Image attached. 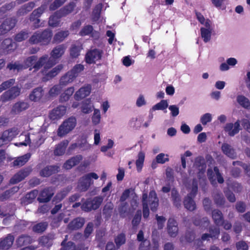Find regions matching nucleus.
<instances>
[{
	"mask_svg": "<svg viewBox=\"0 0 250 250\" xmlns=\"http://www.w3.org/2000/svg\"><path fill=\"white\" fill-rule=\"evenodd\" d=\"M237 250H248L249 247L244 241H240L236 244Z\"/></svg>",
	"mask_w": 250,
	"mask_h": 250,
	"instance_id": "obj_64",
	"label": "nucleus"
},
{
	"mask_svg": "<svg viewBox=\"0 0 250 250\" xmlns=\"http://www.w3.org/2000/svg\"><path fill=\"white\" fill-rule=\"evenodd\" d=\"M75 4L74 3H70L64 9L60 11L62 13V16H65L71 13L73 10Z\"/></svg>",
	"mask_w": 250,
	"mask_h": 250,
	"instance_id": "obj_57",
	"label": "nucleus"
},
{
	"mask_svg": "<svg viewBox=\"0 0 250 250\" xmlns=\"http://www.w3.org/2000/svg\"><path fill=\"white\" fill-rule=\"evenodd\" d=\"M220 233L219 229L217 228H211L209 230V234L205 233L202 235V240H207L208 238H216Z\"/></svg>",
	"mask_w": 250,
	"mask_h": 250,
	"instance_id": "obj_40",
	"label": "nucleus"
},
{
	"mask_svg": "<svg viewBox=\"0 0 250 250\" xmlns=\"http://www.w3.org/2000/svg\"><path fill=\"white\" fill-rule=\"evenodd\" d=\"M66 108L64 106H59L54 109L50 113L49 117L52 120L61 118L66 113Z\"/></svg>",
	"mask_w": 250,
	"mask_h": 250,
	"instance_id": "obj_17",
	"label": "nucleus"
},
{
	"mask_svg": "<svg viewBox=\"0 0 250 250\" xmlns=\"http://www.w3.org/2000/svg\"><path fill=\"white\" fill-rule=\"evenodd\" d=\"M101 132L98 129H95L94 130V145H99L101 142Z\"/></svg>",
	"mask_w": 250,
	"mask_h": 250,
	"instance_id": "obj_56",
	"label": "nucleus"
},
{
	"mask_svg": "<svg viewBox=\"0 0 250 250\" xmlns=\"http://www.w3.org/2000/svg\"><path fill=\"white\" fill-rule=\"evenodd\" d=\"M147 104V101L144 95L140 94L139 95L136 101V105L140 107L146 105Z\"/></svg>",
	"mask_w": 250,
	"mask_h": 250,
	"instance_id": "obj_50",
	"label": "nucleus"
},
{
	"mask_svg": "<svg viewBox=\"0 0 250 250\" xmlns=\"http://www.w3.org/2000/svg\"><path fill=\"white\" fill-rule=\"evenodd\" d=\"M201 35L202 38L205 42H209L211 38L212 28L211 27V22L210 21H207L205 23V26L201 28Z\"/></svg>",
	"mask_w": 250,
	"mask_h": 250,
	"instance_id": "obj_12",
	"label": "nucleus"
},
{
	"mask_svg": "<svg viewBox=\"0 0 250 250\" xmlns=\"http://www.w3.org/2000/svg\"><path fill=\"white\" fill-rule=\"evenodd\" d=\"M208 175L210 182L213 184L216 180L220 184L223 183L224 182V179L220 175L218 168L216 167L214 168L213 171L211 169H208Z\"/></svg>",
	"mask_w": 250,
	"mask_h": 250,
	"instance_id": "obj_18",
	"label": "nucleus"
},
{
	"mask_svg": "<svg viewBox=\"0 0 250 250\" xmlns=\"http://www.w3.org/2000/svg\"><path fill=\"white\" fill-rule=\"evenodd\" d=\"M47 226V224L45 222L40 223L35 225L33 228V230L35 232L41 233L45 230Z\"/></svg>",
	"mask_w": 250,
	"mask_h": 250,
	"instance_id": "obj_49",
	"label": "nucleus"
},
{
	"mask_svg": "<svg viewBox=\"0 0 250 250\" xmlns=\"http://www.w3.org/2000/svg\"><path fill=\"white\" fill-rule=\"evenodd\" d=\"M66 0H55V1L50 5V10H55L56 8H58L62 4H63Z\"/></svg>",
	"mask_w": 250,
	"mask_h": 250,
	"instance_id": "obj_62",
	"label": "nucleus"
},
{
	"mask_svg": "<svg viewBox=\"0 0 250 250\" xmlns=\"http://www.w3.org/2000/svg\"><path fill=\"white\" fill-rule=\"evenodd\" d=\"M197 191V183L194 181L191 193L185 199L184 204L185 208L189 210H193L195 208V204L192 199V196H194Z\"/></svg>",
	"mask_w": 250,
	"mask_h": 250,
	"instance_id": "obj_9",
	"label": "nucleus"
},
{
	"mask_svg": "<svg viewBox=\"0 0 250 250\" xmlns=\"http://www.w3.org/2000/svg\"><path fill=\"white\" fill-rule=\"evenodd\" d=\"M44 10V7L42 6L37 10H34L32 13L30 17V20L33 22V24L35 28L40 27V25L38 24L40 22V20L38 18L43 13Z\"/></svg>",
	"mask_w": 250,
	"mask_h": 250,
	"instance_id": "obj_23",
	"label": "nucleus"
},
{
	"mask_svg": "<svg viewBox=\"0 0 250 250\" xmlns=\"http://www.w3.org/2000/svg\"><path fill=\"white\" fill-rule=\"evenodd\" d=\"M32 242L33 240L31 237L24 235L20 236L16 240L17 245L20 247L29 244Z\"/></svg>",
	"mask_w": 250,
	"mask_h": 250,
	"instance_id": "obj_33",
	"label": "nucleus"
},
{
	"mask_svg": "<svg viewBox=\"0 0 250 250\" xmlns=\"http://www.w3.org/2000/svg\"><path fill=\"white\" fill-rule=\"evenodd\" d=\"M14 237L11 234H8L5 237L0 239V249L1 250H8L13 244Z\"/></svg>",
	"mask_w": 250,
	"mask_h": 250,
	"instance_id": "obj_16",
	"label": "nucleus"
},
{
	"mask_svg": "<svg viewBox=\"0 0 250 250\" xmlns=\"http://www.w3.org/2000/svg\"><path fill=\"white\" fill-rule=\"evenodd\" d=\"M99 176L94 172H91L83 176L79 180L78 187L81 191H86L93 183L92 179H97Z\"/></svg>",
	"mask_w": 250,
	"mask_h": 250,
	"instance_id": "obj_5",
	"label": "nucleus"
},
{
	"mask_svg": "<svg viewBox=\"0 0 250 250\" xmlns=\"http://www.w3.org/2000/svg\"><path fill=\"white\" fill-rule=\"evenodd\" d=\"M171 196L173 200L174 203L176 207L180 206V199L177 191L174 189L171 190Z\"/></svg>",
	"mask_w": 250,
	"mask_h": 250,
	"instance_id": "obj_54",
	"label": "nucleus"
},
{
	"mask_svg": "<svg viewBox=\"0 0 250 250\" xmlns=\"http://www.w3.org/2000/svg\"><path fill=\"white\" fill-rule=\"evenodd\" d=\"M20 94V88L14 86L5 92L1 96L0 101L3 102L12 100L16 98Z\"/></svg>",
	"mask_w": 250,
	"mask_h": 250,
	"instance_id": "obj_10",
	"label": "nucleus"
},
{
	"mask_svg": "<svg viewBox=\"0 0 250 250\" xmlns=\"http://www.w3.org/2000/svg\"><path fill=\"white\" fill-rule=\"evenodd\" d=\"M212 120V115L209 113L203 115L200 118V122L203 125H206L207 123L211 122Z\"/></svg>",
	"mask_w": 250,
	"mask_h": 250,
	"instance_id": "obj_53",
	"label": "nucleus"
},
{
	"mask_svg": "<svg viewBox=\"0 0 250 250\" xmlns=\"http://www.w3.org/2000/svg\"><path fill=\"white\" fill-rule=\"evenodd\" d=\"M143 205V217L147 218L149 214V211L148 208V202H149L151 209L155 211L158 206V199L156 196V192L152 190L150 192L148 200H147V195L144 193L142 197Z\"/></svg>",
	"mask_w": 250,
	"mask_h": 250,
	"instance_id": "obj_2",
	"label": "nucleus"
},
{
	"mask_svg": "<svg viewBox=\"0 0 250 250\" xmlns=\"http://www.w3.org/2000/svg\"><path fill=\"white\" fill-rule=\"evenodd\" d=\"M74 92V88L73 87H70L68 88L64 93L61 96V100L62 101H67L70 97L73 94Z\"/></svg>",
	"mask_w": 250,
	"mask_h": 250,
	"instance_id": "obj_45",
	"label": "nucleus"
},
{
	"mask_svg": "<svg viewBox=\"0 0 250 250\" xmlns=\"http://www.w3.org/2000/svg\"><path fill=\"white\" fill-rule=\"evenodd\" d=\"M240 122L239 120L237 121L234 124L228 123L224 126V130L229 135L233 136L238 133L240 130Z\"/></svg>",
	"mask_w": 250,
	"mask_h": 250,
	"instance_id": "obj_15",
	"label": "nucleus"
},
{
	"mask_svg": "<svg viewBox=\"0 0 250 250\" xmlns=\"http://www.w3.org/2000/svg\"><path fill=\"white\" fill-rule=\"evenodd\" d=\"M30 154L27 153L22 156L18 157L13 162L14 166H22L24 165L30 158Z\"/></svg>",
	"mask_w": 250,
	"mask_h": 250,
	"instance_id": "obj_38",
	"label": "nucleus"
},
{
	"mask_svg": "<svg viewBox=\"0 0 250 250\" xmlns=\"http://www.w3.org/2000/svg\"><path fill=\"white\" fill-rule=\"evenodd\" d=\"M156 219L158 228L159 229H163L166 220V218L162 216H158V215H156Z\"/></svg>",
	"mask_w": 250,
	"mask_h": 250,
	"instance_id": "obj_58",
	"label": "nucleus"
},
{
	"mask_svg": "<svg viewBox=\"0 0 250 250\" xmlns=\"http://www.w3.org/2000/svg\"><path fill=\"white\" fill-rule=\"evenodd\" d=\"M2 47L6 52H9L16 48V44L12 42L11 39H6L2 42Z\"/></svg>",
	"mask_w": 250,
	"mask_h": 250,
	"instance_id": "obj_31",
	"label": "nucleus"
},
{
	"mask_svg": "<svg viewBox=\"0 0 250 250\" xmlns=\"http://www.w3.org/2000/svg\"><path fill=\"white\" fill-rule=\"evenodd\" d=\"M212 218L214 221V223L218 225L222 223L223 221V215L222 212L218 210H214L212 212Z\"/></svg>",
	"mask_w": 250,
	"mask_h": 250,
	"instance_id": "obj_42",
	"label": "nucleus"
},
{
	"mask_svg": "<svg viewBox=\"0 0 250 250\" xmlns=\"http://www.w3.org/2000/svg\"><path fill=\"white\" fill-rule=\"evenodd\" d=\"M83 69V66L82 64H77L75 65L73 68L69 72L72 73L73 75H76V77L78 76V74L80 73Z\"/></svg>",
	"mask_w": 250,
	"mask_h": 250,
	"instance_id": "obj_59",
	"label": "nucleus"
},
{
	"mask_svg": "<svg viewBox=\"0 0 250 250\" xmlns=\"http://www.w3.org/2000/svg\"><path fill=\"white\" fill-rule=\"evenodd\" d=\"M156 161L157 163L165 164L169 161L168 155L164 153H161L156 156Z\"/></svg>",
	"mask_w": 250,
	"mask_h": 250,
	"instance_id": "obj_48",
	"label": "nucleus"
},
{
	"mask_svg": "<svg viewBox=\"0 0 250 250\" xmlns=\"http://www.w3.org/2000/svg\"><path fill=\"white\" fill-rule=\"evenodd\" d=\"M206 168L204 159L202 157L197 158L193 166L194 173L197 174L198 176L200 178L204 173Z\"/></svg>",
	"mask_w": 250,
	"mask_h": 250,
	"instance_id": "obj_13",
	"label": "nucleus"
},
{
	"mask_svg": "<svg viewBox=\"0 0 250 250\" xmlns=\"http://www.w3.org/2000/svg\"><path fill=\"white\" fill-rule=\"evenodd\" d=\"M93 30L92 26L90 25H87L84 26L81 31L80 32V34L81 36H86L90 34Z\"/></svg>",
	"mask_w": 250,
	"mask_h": 250,
	"instance_id": "obj_61",
	"label": "nucleus"
},
{
	"mask_svg": "<svg viewBox=\"0 0 250 250\" xmlns=\"http://www.w3.org/2000/svg\"><path fill=\"white\" fill-rule=\"evenodd\" d=\"M168 104L167 100H161L159 103L155 104L152 107V110H164L168 107Z\"/></svg>",
	"mask_w": 250,
	"mask_h": 250,
	"instance_id": "obj_44",
	"label": "nucleus"
},
{
	"mask_svg": "<svg viewBox=\"0 0 250 250\" xmlns=\"http://www.w3.org/2000/svg\"><path fill=\"white\" fill-rule=\"evenodd\" d=\"M115 242L116 243L117 247L119 248L121 245L124 244L125 242V235L123 233L119 234L115 238Z\"/></svg>",
	"mask_w": 250,
	"mask_h": 250,
	"instance_id": "obj_51",
	"label": "nucleus"
},
{
	"mask_svg": "<svg viewBox=\"0 0 250 250\" xmlns=\"http://www.w3.org/2000/svg\"><path fill=\"white\" fill-rule=\"evenodd\" d=\"M20 138L21 140L24 139V141L16 143L15 145L18 146H27V145L34 147L39 146L44 141L43 139H42L41 138L40 134H38L36 138H35L34 135L29 136V135L23 134L21 135Z\"/></svg>",
	"mask_w": 250,
	"mask_h": 250,
	"instance_id": "obj_3",
	"label": "nucleus"
},
{
	"mask_svg": "<svg viewBox=\"0 0 250 250\" xmlns=\"http://www.w3.org/2000/svg\"><path fill=\"white\" fill-rule=\"evenodd\" d=\"M15 81L13 79H10L7 81L4 82L0 85V93L2 91L6 89L13 85Z\"/></svg>",
	"mask_w": 250,
	"mask_h": 250,
	"instance_id": "obj_55",
	"label": "nucleus"
},
{
	"mask_svg": "<svg viewBox=\"0 0 250 250\" xmlns=\"http://www.w3.org/2000/svg\"><path fill=\"white\" fill-rule=\"evenodd\" d=\"M28 34L25 32H21L15 37V40L18 42H21L28 38Z\"/></svg>",
	"mask_w": 250,
	"mask_h": 250,
	"instance_id": "obj_63",
	"label": "nucleus"
},
{
	"mask_svg": "<svg viewBox=\"0 0 250 250\" xmlns=\"http://www.w3.org/2000/svg\"><path fill=\"white\" fill-rule=\"evenodd\" d=\"M222 150L225 154L231 158L233 159L236 156L234 150L230 145L227 144H224L222 145Z\"/></svg>",
	"mask_w": 250,
	"mask_h": 250,
	"instance_id": "obj_30",
	"label": "nucleus"
},
{
	"mask_svg": "<svg viewBox=\"0 0 250 250\" xmlns=\"http://www.w3.org/2000/svg\"><path fill=\"white\" fill-rule=\"evenodd\" d=\"M82 49L81 45L78 46L73 45L70 50V55L73 58L77 57L79 54L81 49Z\"/></svg>",
	"mask_w": 250,
	"mask_h": 250,
	"instance_id": "obj_52",
	"label": "nucleus"
},
{
	"mask_svg": "<svg viewBox=\"0 0 250 250\" xmlns=\"http://www.w3.org/2000/svg\"><path fill=\"white\" fill-rule=\"evenodd\" d=\"M83 158L81 155L73 157L64 164L63 167L66 169H71L73 167L78 165L83 160Z\"/></svg>",
	"mask_w": 250,
	"mask_h": 250,
	"instance_id": "obj_24",
	"label": "nucleus"
},
{
	"mask_svg": "<svg viewBox=\"0 0 250 250\" xmlns=\"http://www.w3.org/2000/svg\"><path fill=\"white\" fill-rule=\"evenodd\" d=\"M68 34L69 33L67 31L59 32L55 35L54 40L56 42H61L67 37Z\"/></svg>",
	"mask_w": 250,
	"mask_h": 250,
	"instance_id": "obj_47",
	"label": "nucleus"
},
{
	"mask_svg": "<svg viewBox=\"0 0 250 250\" xmlns=\"http://www.w3.org/2000/svg\"><path fill=\"white\" fill-rule=\"evenodd\" d=\"M159 247V241L156 239H153L152 244L151 245L149 240H146L140 243L139 250H158Z\"/></svg>",
	"mask_w": 250,
	"mask_h": 250,
	"instance_id": "obj_14",
	"label": "nucleus"
},
{
	"mask_svg": "<svg viewBox=\"0 0 250 250\" xmlns=\"http://www.w3.org/2000/svg\"><path fill=\"white\" fill-rule=\"evenodd\" d=\"M177 223L173 218L168 219L167 224V230L169 235L172 237H175L178 231Z\"/></svg>",
	"mask_w": 250,
	"mask_h": 250,
	"instance_id": "obj_22",
	"label": "nucleus"
},
{
	"mask_svg": "<svg viewBox=\"0 0 250 250\" xmlns=\"http://www.w3.org/2000/svg\"><path fill=\"white\" fill-rule=\"evenodd\" d=\"M84 220L82 218H77L74 219L69 224V228L71 229H76L82 227L84 224Z\"/></svg>",
	"mask_w": 250,
	"mask_h": 250,
	"instance_id": "obj_35",
	"label": "nucleus"
},
{
	"mask_svg": "<svg viewBox=\"0 0 250 250\" xmlns=\"http://www.w3.org/2000/svg\"><path fill=\"white\" fill-rule=\"evenodd\" d=\"M91 87L89 85L84 86L80 88L74 95L76 100H82L88 96L91 93Z\"/></svg>",
	"mask_w": 250,
	"mask_h": 250,
	"instance_id": "obj_19",
	"label": "nucleus"
},
{
	"mask_svg": "<svg viewBox=\"0 0 250 250\" xmlns=\"http://www.w3.org/2000/svg\"><path fill=\"white\" fill-rule=\"evenodd\" d=\"M59 167L57 166H49L45 167L40 172L41 176L48 177L51 174L58 172Z\"/></svg>",
	"mask_w": 250,
	"mask_h": 250,
	"instance_id": "obj_32",
	"label": "nucleus"
},
{
	"mask_svg": "<svg viewBox=\"0 0 250 250\" xmlns=\"http://www.w3.org/2000/svg\"><path fill=\"white\" fill-rule=\"evenodd\" d=\"M43 95V90L41 87L37 88L32 91L29 95L31 101L37 102L39 101Z\"/></svg>",
	"mask_w": 250,
	"mask_h": 250,
	"instance_id": "obj_29",
	"label": "nucleus"
},
{
	"mask_svg": "<svg viewBox=\"0 0 250 250\" xmlns=\"http://www.w3.org/2000/svg\"><path fill=\"white\" fill-rule=\"evenodd\" d=\"M145 153L143 151H140L138 154L137 159L136 161V166L137 170L140 172L144 165L145 161Z\"/></svg>",
	"mask_w": 250,
	"mask_h": 250,
	"instance_id": "obj_34",
	"label": "nucleus"
},
{
	"mask_svg": "<svg viewBox=\"0 0 250 250\" xmlns=\"http://www.w3.org/2000/svg\"><path fill=\"white\" fill-rule=\"evenodd\" d=\"M30 171L31 170L28 168L20 170L11 179V183L14 184L21 181L29 174Z\"/></svg>",
	"mask_w": 250,
	"mask_h": 250,
	"instance_id": "obj_20",
	"label": "nucleus"
},
{
	"mask_svg": "<svg viewBox=\"0 0 250 250\" xmlns=\"http://www.w3.org/2000/svg\"><path fill=\"white\" fill-rule=\"evenodd\" d=\"M76 125V120L75 118L71 117L64 121L60 126L58 134L60 136H64L72 131Z\"/></svg>",
	"mask_w": 250,
	"mask_h": 250,
	"instance_id": "obj_6",
	"label": "nucleus"
},
{
	"mask_svg": "<svg viewBox=\"0 0 250 250\" xmlns=\"http://www.w3.org/2000/svg\"><path fill=\"white\" fill-rule=\"evenodd\" d=\"M54 193L52 188H46L43 190L38 199L40 202H48L51 198Z\"/></svg>",
	"mask_w": 250,
	"mask_h": 250,
	"instance_id": "obj_25",
	"label": "nucleus"
},
{
	"mask_svg": "<svg viewBox=\"0 0 250 250\" xmlns=\"http://www.w3.org/2000/svg\"><path fill=\"white\" fill-rule=\"evenodd\" d=\"M114 146V141L109 139L107 140V144L106 145L102 146L100 148V150L104 153L105 155L108 157H112L113 153L111 152H108V150L111 149Z\"/></svg>",
	"mask_w": 250,
	"mask_h": 250,
	"instance_id": "obj_26",
	"label": "nucleus"
},
{
	"mask_svg": "<svg viewBox=\"0 0 250 250\" xmlns=\"http://www.w3.org/2000/svg\"><path fill=\"white\" fill-rule=\"evenodd\" d=\"M29 105L27 103L20 102L16 103L13 107V111L15 113H19L27 109Z\"/></svg>",
	"mask_w": 250,
	"mask_h": 250,
	"instance_id": "obj_37",
	"label": "nucleus"
},
{
	"mask_svg": "<svg viewBox=\"0 0 250 250\" xmlns=\"http://www.w3.org/2000/svg\"><path fill=\"white\" fill-rule=\"evenodd\" d=\"M68 144V141L67 140L63 141L59 144L54 150L55 155L59 156L62 155L64 153Z\"/></svg>",
	"mask_w": 250,
	"mask_h": 250,
	"instance_id": "obj_36",
	"label": "nucleus"
},
{
	"mask_svg": "<svg viewBox=\"0 0 250 250\" xmlns=\"http://www.w3.org/2000/svg\"><path fill=\"white\" fill-rule=\"evenodd\" d=\"M15 19H7L5 20L0 26V34H5L12 29L15 25Z\"/></svg>",
	"mask_w": 250,
	"mask_h": 250,
	"instance_id": "obj_21",
	"label": "nucleus"
},
{
	"mask_svg": "<svg viewBox=\"0 0 250 250\" xmlns=\"http://www.w3.org/2000/svg\"><path fill=\"white\" fill-rule=\"evenodd\" d=\"M19 132L15 127L4 131L0 138V146L11 141L19 133Z\"/></svg>",
	"mask_w": 250,
	"mask_h": 250,
	"instance_id": "obj_8",
	"label": "nucleus"
},
{
	"mask_svg": "<svg viewBox=\"0 0 250 250\" xmlns=\"http://www.w3.org/2000/svg\"><path fill=\"white\" fill-rule=\"evenodd\" d=\"M52 34L49 30H45L43 32H36L30 39V42L32 43L41 42L42 44H48L52 38Z\"/></svg>",
	"mask_w": 250,
	"mask_h": 250,
	"instance_id": "obj_4",
	"label": "nucleus"
},
{
	"mask_svg": "<svg viewBox=\"0 0 250 250\" xmlns=\"http://www.w3.org/2000/svg\"><path fill=\"white\" fill-rule=\"evenodd\" d=\"M237 101L242 107L247 109H250V102L249 100L242 95L237 97Z\"/></svg>",
	"mask_w": 250,
	"mask_h": 250,
	"instance_id": "obj_41",
	"label": "nucleus"
},
{
	"mask_svg": "<svg viewBox=\"0 0 250 250\" xmlns=\"http://www.w3.org/2000/svg\"><path fill=\"white\" fill-rule=\"evenodd\" d=\"M76 78V75H73L69 71L63 76L60 81V84L62 86H65L72 83Z\"/></svg>",
	"mask_w": 250,
	"mask_h": 250,
	"instance_id": "obj_27",
	"label": "nucleus"
},
{
	"mask_svg": "<svg viewBox=\"0 0 250 250\" xmlns=\"http://www.w3.org/2000/svg\"><path fill=\"white\" fill-rule=\"evenodd\" d=\"M103 5L101 3L97 4L93 10L92 13V18L94 21H97L100 18L101 11L102 9Z\"/></svg>",
	"mask_w": 250,
	"mask_h": 250,
	"instance_id": "obj_46",
	"label": "nucleus"
},
{
	"mask_svg": "<svg viewBox=\"0 0 250 250\" xmlns=\"http://www.w3.org/2000/svg\"><path fill=\"white\" fill-rule=\"evenodd\" d=\"M103 201V198L101 196L94 197L92 199H88L83 204L82 208L86 211L96 209L100 207Z\"/></svg>",
	"mask_w": 250,
	"mask_h": 250,
	"instance_id": "obj_7",
	"label": "nucleus"
},
{
	"mask_svg": "<svg viewBox=\"0 0 250 250\" xmlns=\"http://www.w3.org/2000/svg\"><path fill=\"white\" fill-rule=\"evenodd\" d=\"M103 53V51L100 49H94L91 50L86 55V62L88 63H95L101 59Z\"/></svg>",
	"mask_w": 250,
	"mask_h": 250,
	"instance_id": "obj_11",
	"label": "nucleus"
},
{
	"mask_svg": "<svg viewBox=\"0 0 250 250\" xmlns=\"http://www.w3.org/2000/svg\"><path fill=\"white\" fill-rule=\"evenodd\" d=\"M62 16V13L61 11H59V12L55 13V15L50 17L48 21L49 25L53 27L57 26L60 22L59 19Z\"/></svg>",
	"mask_w": 250,
	"mask_h": 250,
	"instance_id": "obj_39",
	"label": "nucleus"
},
{
	"mask_svg": "<svg viewBox=\"0 0 250 250\" xmlns=\"http://www.w3.org/2000/svg\"><path fill=\"white\" fill-rule=\"evenodd\" d=\"M61 89L62 87L60 84L55 85L50 89L49 92V95L51 96H55L60 93Z\"/></svg>",
	"mask_w": 250,
	"mask_h": 250,
	"instance_id": "obj_60",
	"label": "nucleus"
},
{
	"mask_svg": "<svg viewBox=\"0 0 250 250\" xmlns=\"http://www.w3.org/2000/svg\"><path fill=\"white\" fill-rule=\"evenodd\" d=\"M65 47L63 45H59L55 47L51 52V58H49L48 55H44L37 61V57L32 56L28 57L25 61L27 67L33 66V68L38 70L43 66L45 69H49L55 64L54 59L60 58L64 53Z\"/></svg>",
	"mask_w": 250,
	"mask_h": 250,
	"instance_id": "obj_1",
	"label": "nucleus"
},
{
	"mask_svg": "<svg viewBox=\"0 0 250 250\" xmlns=\"http://www.w3.org/2000/svg\"><path fill=\"white\" fill-rule=\"evenodd\" d=\"M63 68V65L62 64H59L53 68L51 70L47 72L46 69H44V70L42 71L43 75H45L47 76V79L51 78L53 77L56 76Z\"/></svg>",
	"mask_w": 250,
	"mask_h": 250,
	"instance_id": "obj_28",
	"label": "nucleus"
},
{
	"mask_svg": "<svg viewBox=\"0 0 250 250\" xmlns=\"http://www.w3.org/2000/svg\"><path fill=\"white\" fill-rule=\"evenodd\" d=\"M101 119V112L99 109H94V112L92 116V122L94 125H97L100 124Z\"/></svg>",
	"mask_w": 250,
	"mask_h": 250,
	"instance_id": "obj_43",
	"label": "nucleus"
}]
</instances>
